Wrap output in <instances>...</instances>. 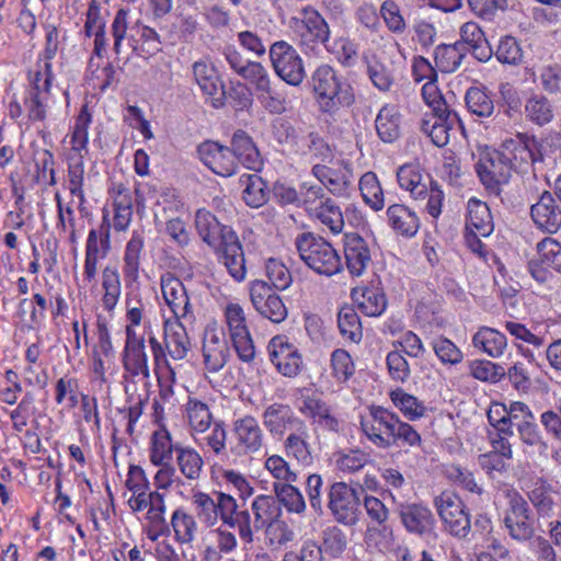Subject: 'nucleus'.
<instances>
[{"instance_id":"9d476101","label":"nucleus","mask_w":561,"mask_h":561,"mask_svg":"<svg viewBox=\"0 0 561 561\" xmlns=\"http://www.w3.org/2000/svg\"><path fill=\"white\" fill-rule=\"evenodd\" d=\"M225 319L231 343L238 357L250 363L255 357V346L247 325L243 308L238 304H229L225 308Z\"/></svg>"},{"instance_id":"f704fd0d","label":"nucleus","mask_w":561,"mask_h":561,"mask_svg":"<svg viewBox=\"0 0 561 561\" xmlns=\"http://www.w3.org/2000/svg\"><path fill=\"white\" fill-rule=\"evenodd\" d=\"M387 215L391 227L402 236L413 237L420 228L417 216L404 205H391Z\"/></svg>"},{"instance_id":"f8f14e48","label":"nucleus","mask_w":561,"mask_h":561,"mask_svg":"<svg viewBox=\"0 0 561 561\" xmlns=\"http://www.w3.org/2000/svg\"><path fill=\"white\" fill-rule=\"evenodd\" d=\"M250 298L254 309L274 323L283 322L288 314L282 298L262 279H255L250 285Z\"/></svg>"},{"instance_id":"aec40b11","label":"nucleus","mask_w":561,"mask_h":561,"mask_svg":"<svg viewBox=\"0 0 561 561\" xmlns=\"http://www.w3.org/2000/svg\"><path fill=\"white\" fill-rule=\"evenodd\" d=\"M344 260L348 273L353 277L362 276L371 262L369 247L366 240L357 233H346L344 237Z\"/></svg>"},{"instance_id":"052dcab7","label":"nucleus","mask_w":561,"mask_h":561,"mask_svg":"<svg viewBox=\"0 0 561 561\" xmlns=\"http://www.w3.org/2000/svg\"><path fill=\"white\" fill-rule=\"evenodd\" d=\"M391 400L397 408L409 420H416L424 414V405L413 396L404 392L402 389H396L390 393Z\"/></svg>"},{"instance_id":"5fc2aeb1","label":"nucleus","mask_w":561,"mask_h":561,"mask_svg":"<svg viewBox=\"0 0 561 561\" xmlns=\"http://www.w3.org/2000/svg\"><path fill=\"white\" fill-rule=\"evenodd\" d=\"M241 176L245 187L243 190V199L250 207L257 208L264 205L267 201L266 184L257 174H248L245 180Z\"/></svg>"},{"instance_id":"0e129e2a","label":"nucleus","mask_w":561,"mask_h":561,"mask_svg":"<svg viewBox=\"0 0 561 561\" xmlns=\"http://www.w3.org/2000/svg\"><path fill=\"white\" fill-rule=\"evenodd\" d=\"M90 115L80 113L78 116L73 131L71 134V149L76 153L75 156L83 154V152H88V141H89V124H90Z\"/></svg>"},{"instance_id":"a211bd4d","label":"nucleus","mask_w":561,"mask_h":561,"mask_svg":"<svg viewBox=\"0 0 561 561\" xmlns=\"http://www.w3.org/2000/svg\"><path fill=\"white\" fill-rule=\"evenodd\" d=\"M194 322L169 318L163 322V340L168 354L175 360L185 358L191 350L187 327Z\"/></svg>"},{"instance_id":"58836bf2","label":"nucleus","mask_w":561,"mask_h":561,"mask_svg":"<svg viewBox=\"0 0 561 561\" xmlns=\"http://www.w3.org/2000/svg\"><path fill=\"white\" fill-rule=\"evenodd\" d=\"M376 130L385 142H392L400 135V115L394 106L385 105L376 117Z\"/></svg>"},{"instance_id":"7ed1b4c3","label":"nucleus","mask_w":561,"mask_h":561,"mask_svg":"<svg viewBox=\"0 0 561 561\" xmlns=\"http://www.w3.org/2000/svg\"><path fill=\"white\" fill-rule=\"evenodd\" d=\"M305 264L319 275L333 276L343 270L342 260L333 245L312 232H302L295 240Z\"/></svg>"},{"instance_id":"a18cd8bd","label":"nucleus","mask_w":561,"mask_h":561,"mask_svg":"<svg viewBox=\"0 0 561 561\" xmlns=\"http://www.w3.org/2000/svg\"><path fill=\"white\" fill-rule=\"evenodd\" d=\"M310 211L331 232L340 233L344 227V219L340 207L330 198L320 201Z\"/></svg>"},{"instance_id":"1a4fd4ad","label":"nucleus","mask_w":561,"mask_h":561,"mask_svg":"<svg viewBox=\"0 0 561 561\" xmlns=\"http://www.w3.org/2000/svg\"><path fill=\"white\" fill-rule=\"evenodd\" d=\"M476 170L485 188L499 196L502 186L510 182L514 169L502 150H493L480 158Z\"/></svg>"},{"instance_id":"13d9d810","label":"nucleus","mask_w":561,"mask_h":561,"mask_svg":"<svg viewBox=\"0 0 561 561\" xmlns=\"http://www.w3.org/2000/svg\"><path fill=\"white\" fill-rule=\"evenodd\" d=\"M540 262L561 274V243L550 237L543 238L536 245Z\"/></svg>"},{"instance_id":"79ce46f5","label":"nucleus","mask_w":561,"mask_h":561,"mask_svg":"<svg viewBox=\"0 0 561 561\" xmlns=\"http://www.w3.org/2000/svg\"><path fill=\"white\" fill-rule=\"evenodd\" d=\"M176 463L181 473L188 480L201 477L204 460L199 453L192 447L175 445Z\"/></svg>"},{"instance_id":"bb28decb","label":"nucleus","mask_w":561,"mask_h":561,"mask_svg":"<svg viewBox=\"0 0 561 561\" xmlns=\"http://www.w3.org/2000/svg\"><path fill=\"white\" fill-rule=\"evenodd\" d=\"M231 152L234 162H239L249 170L259 171L263 165L261 154L252 138L243 130L233 134L231 140Z\"/></svg>"},{"instance_id":"338daca9","label":"nucleus","mask_w":561,"mask_h":561,"mask_svg":"<svg viewBox=\"0 0 561 561\" xmlns=\"http://www.w3.org/2000/svg\"><path fill=\"white\" fill-rule=\"evenodd\" d=\"M265 468L277 480V482L294 483L298 479L297 473L280 456L273 455L268 457L265 461Z\"/></svg>"},{"instance_id":"5701e85b","label":"nucleus","mask_w":561,"mask_h":561,"mask_svg":"<svg viewBox=\"0 0 561 561\" xmlns=\"http://www.w3.org/2000/svg\"><path fill=\"white\" fill-rule=\"evenodd\" d=\"M193 75L202 91L213 98V105L221 107L225 104L224 84L214 66L204 60L193 64Z\"/></svg>"},{"instance_id":"2eb2a0df","label":"nucleus","mask_w":561,"mask_h":561,"mask_svg":"<svg viewBox=\"0 0 561 561\" xmlns=\"http://www.w3.org/2000/svg\"><path fill=\"white\" fill-rule=\"evenodd\" d=\"M232 434L236 445L232 451L237 455H253L263 447V431L259 422L251 415H245L233 422Z\"/></svg>"},{"instance_id":"423d86ee","label":"nucleus","mask_w":561,"mask_h":561,"mask_svg":"<svg viewBox=\"0 0 561 561\" xmlns=\"http://www.w3.org/2000/svg\"><path fill=\"white\" fill-rule=\"evenodd\" d=\"M328 507L339 524L354 526L360 516L359 492L345 482H334L328 493Z\"/></svg>"},{"instance_id":"7c9ffc66","label":"nucleus","mask_w":561,"mask_h":561,"mask_svg":"<svg viewBox=\"0 0 561 561\" xmlns=\"http://www.w3.org/2000/svg\"><path fill=\"white\" fill-rule=\"evenodd\" d=\"M528 499L536 510L537 519H548L559 510L558 493L551 485L541 482L528 492Z\"/></svg>"},{"instance_id":"8fccbe9b","label":"nucleus","mask_w":561,"mask_h":561,"mask_svg":"<svg viewBox=\"0 0 561 561\" xmlns=\"http://www.w3.org/2000/svg\"><path fill=\"white\" fill-rule=\"evenodd\" d=\"M337 325L343 337L359 342L363 336L359 317L352 306H344L337 314Z\"/></svg>"},{"instance_id":"2f4dec72","label":"nucleus","mask_w":561,"mask_h":561,"mask_svg":"<svg viewBox=\"0 0 561 561\" xmlns=\"http://www.w3.org/2000/svg\"><path fill=\"white\" fill-rule=\"evenodd\" d=\"M465 230L474 231L482 237H489L493 232V218L485 203L476 198L469 199Z\"/></svg>"},{"instance_id":"c85d7f7f","label":"nucleus","mask_w":561,"mask_h":561,"mask_svg":"<svg viewBox=\"0 0 561 561\" xmlns=\"http://www.w3.org/2000/svg\"><path fill=\"white\" fill-rule=\"evenodd\" d=\"M261 106L270 114L280 115L288 108L287 90L283 83L272 79L255 93Z\"/></svg>"},{"instance_id":"393cba45","label":"nucleus","mask_w":561,"mask_h":561,"mask_svg":"<svg viewBox=\"0 0 561 561\" xmlns=\"http://www.w3.org/2000/svg\"><path fill=\"white\" fill-rule=\"evenodd\" d=\"M196 230L204 242L210 247H221L226 236L236 233L230 227L221 225L208 210L198 209L195 215Z\"/></svg>"},{"instance_id":"6e6552de","label":"nucleus","mask_w":561,"mask_h":561,"mask_svg":"<svg viewBox=\"0 0 561 561\" xmlns=\"http://www.w3.org/2000/svg\"><path fill=\"white\" fill-rule=\"evenodd\" d=\"M399 417L382 407H371L369 415L362 419L360 427L365 436L379 448H390L394 445V432Z\"/></svg>"},{"instance_id":"37998d69","label":"nucleus","mask_w":561,"mask_h":561,"mask_svg":"<svg viewBox=\"0 0 561 561\" xmlns=\"http://www.w3.org/2000/svg\"><path fill=\"white\" fill-rule=\"evenodd\" d=\"M554 115L553 105L543 95L534 94L525 103V116L535 125L549 124Z\"/></svg>"},{"instance_id":"c9c22d12","label":"nucleus","mask_w":561,"mask_h":561,"mask_svg":"<svg viewBox=\"0 0 561 561\" xmlns=\"http://www.w3.org/2000/svg\"><path fill=\"white\" fill-rule=\"evenodd\" d=\"M294 422H296V419L293 410L287 404L273 403L263 413V423L274 435H283Z\"/></svg>"},{"instance_id":"473e14b6","label":"nucleus","mask_w":561,"mask_h":561,"mask_svg":"<svg viewBox=\"0 0 561 561\" xmlns=\"http://www.w3.org/2000/svg\"><path fill=\"white\" fill-rule=\"evenodd\" d=\"M467 53L468 48L460 42L438 45L434 53L435 65L442 72H455L461 66Z\"/></svg>"},{"instance_id":"bf43d9fd","label":"nucleus","mask_w":561,"mask_h":561,"mask_svg":"<svg viewBox=\"0 0 561 561\" xmlns=\"http://www.w3.org/2000/svg\"><path fill=\"white\" fill-rule=\"evenodd\" d=\"M466 105L469 112L479 117H490L494 112L492 99L478 88H470L467 91Z\"/></svg>"},{"instance_id":"412c9836","label":"nucleus","mask_w":561,"mask_h":561,"mask_svg":"<svg viewBox=\"0 0 561 561\" xmlns=\"http://www.w3.org/2000/svg\"><path fill=\"white\" fill-rule=\"evenodd\" d=\"M455 126L463 128L458 114L454 111L432 114L425 117L421 124V130L426 134L437 147H444L450 138V130Z\"/></svg>"},{"instance_id":"f257e3e1","label":"nucleus","mask_w":561,"mask_h":561,"mask_svg":"<svg viewBox=\"0 0 561 561\" xmlns=\"http://www.w3.org/2000/svg\"><path fill=\"white\" fill-rule=\"evenodd\" d=\"M193 504L206 525L214 526L220 518L225 525L238 530L243 542L251 540V514L248 510L238 511L237 501L231 495L216 492L213 497L198 492L193 495Z\"/></svg>"},{"instance_id":"c756f323","label":"nucleus","mask_w":561,"mask_h":561,"mask_svg":"<svg viewBox=\"0 0 561 561\" xmlns=\"http://www.w3.org/2000/svg\"><path fill=\"white\" fill-rule=\"evenodd\" d=\"M312 174L333 194L344 196L351 185V172L347 169H333L321 163L312 167Z\"/></svg>"},{"instance_id":"49530a36","label":"nucleus","mask_w":561,"mask_h":561,"mask_svg":"<svg viewBox=\"0 0 561 561\" xmlns=\"http://www.w3.org/2000/svg\"><path fill=\"white\" fill-rule=\"evenodd\" d=\"M175 446L172 437L165 427L153 432L151 436L150 460L156 466L167 465L172 458Z\"/></svg>"},{"instance_id":"39448f33","label":"nucleus","mask_w":561,"mask_h":561,"mask_svg":"<svg viewBox=\"0 0 561 561\" xmlns=\"http://www.w3.org/2000/svg\"><path fill=\"white\" fill-rule=\"evenodd\" d=\"M274 72L289 85L298 87L306 76L305 67L297 49L285 41L273 43L268 50Z\"/></svg>"},{"instance_id":"dca6fc26","label":"nucleus","mask_w":561,"mask_h":561,"mask_svg":"<svg viewBox=\"0 0 561 561\" xmlns=\"http://www.w3.org/2000/svg\"><path fill=\"white\" fill-rule=\"evenodd\" d=\"M201 161L214 173L230 176L237 171L238 163L230 148L219 142L207 140L197 147Z\"/></svg>"},{"instance_id":"ddd939ff","label":"nucleus","mask_w":561,"mask_h":561,"mask_svg":"<svg viewBox=\"0 0 561 561\" xmlns=\"http://www.w3.org/2000/svg\"><path fill=\"white\" fill-rule=\"evenodd\" d=\"M161 291L173 318L185 322H195L196 316L182 280L171 273L163 274L160 280Z\"/></svg>"},{"instance_id":"c03bdc74","label":"nucleus","mask_w":561,"mask_h":561,"mask_svg":"<svg viewBox=\"0 0 561 561\" xmlns=\"http://www.w3.org/2000/svg\"><path fill=\"white\" fill-rule=\"evenodd\" d=\"M174 539L181 545L191 543L195 539L197 524L193 515L184 508H176L171 516Z\"/></svg>"},{"instance_id":"cd10ccee","label":"nucleus","mask_w":561,"mask_h":561,"mask_svg":"<svg viewBox=\"0 0 561 561\" xmlns=\"http://www.w3.org/2000/svg\"><path fill=\"white\" fill-rule=\"evenodd\" d=\"M183 416L193 435L205 434L215 422L208 404L195 397H188Z\"/></svg>"},{"instance_id":"6e6d98bb","label":"nucleus","mask_w":561,"mask_h":561,"mask_svg":"<svg viewBox=\"0 0 561 561\" xmlns=\"http://www.w3.org/2000/svg\"><path fill=\"white\" fill-rule=\"evenodd\" d=\"M124 367L133 376L141 375L148 378L150 375L146 346L130 347L124 350Z\"/></svg>"},{"instance_id":"4c0bfd02","label":"nucleus","mask_w":561,"mask_h":561,"mask_svg":"<svg viewBox=\"0 0 561 561\" xmlns=\"http://www.w3.org/2000/svg\"><path fill=\"white\" fill-rule=\"evenodd\" d=\"M275 500L283 505L287 512L294 514H302L307 508V504L302 493L293 483L275 482L273 484Z\"/></svg>"},{"instance_id":"69168bd1","label":"nucleus","mask_w":561,"mask_h":561,"mask_svg":"<svg viewBox=\"0 0 561 561\" xmlns=\"http://www.w3.org/2000/svg\"><path fill=\"white\" fill-rule=\"evenodd\" d=\"M144 248V241L139 236H133L125 250V274L128 277L136 278L139 271L140 254Z\"/></svg>"},{"instance_id":"f03ea898","label":"nucleus","mask_w":561,"mask_h":561,"mask_svg":"<svg viewBox=\"0 0 561 561\" xmlns=\"http://www.w3.org/2000/svg\"><path fill=\"white\" fill-rule=\"evenodd\" d=\"M311 82L319 107L324 113H335L355 101L351 84L329 65L319 66L312 73Z\"/></svg>"},{"instance_id":"6ab92c4d","label":"nucleus","mask_w":561,"mask_h":561,"mask_svg":"<svg viewBox=\"0 0 561 561\" xmlns=\"http://www.w3.org/2000/svg\"><path fill=\"white\" fill-rule=\"evenodd\" d=\"M400 519L405 529L419 536L434 533L435 517L432 511L422 504H400L398 507Z\"/></svg>"},{"instance_id":"20e7f679","label":"nucleus","mask_w":561,"mask_h":561,"mask_svg":"<svg viewBox=\"0 0 561 561\" xmlns=\"http://www.w3.org/2000/svg\"><path fill=\"white\" fill-rule=\"evenodd\" d=\"M434 507L451 536L463 539L471 530V520L467 506L453 491H443L434 497Z\"/></svg>"},{"instance_id":"de8ad7c7","label":"nucleus","mask_w":561,"mask_h":561,"mask_svg":"<svg viewBox=\"0 0 561 561\" xmlns=\"http://www.w3.org/2000/svg\"><path fill=\"white\" fill-rule=\"evenodd\" d=\"M110 250V224L104 216L103 224L99 229L89 232L85 245V256L104 259Z\"/></svg>"},{"instance_id":"a878e982","label":"nucleus","mask_w":561,"mask_h":561,"mask_svg":"<svg viewBox=\"0 0 561 561\" xmlns=\"http://www.w3.org/2000/svg\"><path fill=\"white\" fill-rule=\"evenodd\" d=\"M219 248L222 262L231 277L237 282H242L247 275V267L243 248L237 233L228 232L226 242Z\"/></svg>"},{"instance_id":"09e8293b","label":"nucleus","mask_w":561,"mask_h":561,"mask_svg":"<svg viewBox=\"0 0 561 561\" xmlns=\"http://www.w3.org/2000/svg\"><path fill=\"white\" fill-rule=\"evenodd\" d=\"M301 412L330 431H337V420L331 415L329 407L316 397H306L300 408Z\"/></svg>"},{"instance_id":"72a5a7b5","label":"nucleus","mask_w":561,"mask_h":561,"mask_svg":"<svg viewBox=\"0 0 561 561\" xmlns=\"http://www.w3.org/2000/svg\"><path fill=\"white\" fill-rule=\"evenodd\" d=\"M472 345L474 348L496 358L504 353L507 340L500 331L489 327H481L472 337Z\"/></svg>"},{"instance_id":"680f3d73","label":"nucleus","mask_w":561,"mask_h":561,"mask_svg":"<svg viewBox=\"0 0 561 561\" xmlns=\"http://www.w3.org/2000/svg\"><path fill=\"white\" fill-rule=\"evenodd\" d=\"M265 274L273 289L284 290L293 282L291 274L285 264L276 259H268L265 263Z\"/></svg>"},{"instance_id":"4468645a","label":"nucleus","mask_w":561,"mask_h":561,"mask_svg":"<svg viewBox=\"0 0 561 561\" xmlns=\"http://www.w3.org/2000/svg\"><path fill=\"white\" fill-rule=\"evenodd\" d=\"M270 358L278 373L285 377H296L302 366V357L298 348L285 335L274 336L268 345Z\"/></svg>"},{"instance_id":"3c124183","label":"nucleus","mask_w":561,"mask_h":561,"mask_svg":"<svg viewBox=\"0 0 561 561\" xmlns=\"http://www.w3.org/2000/svg\"><path fill=\"white\" fill-rule=\"evenodd\" d=\"M301 153L313 160L330 162L333 159V152L330 146L318 133H309L301 139Z\"/></svg>"},{"instance_id":"4d7b16f0","label":"nucleus","mask_w":561,"mask_h":561,"mask_svg":"<svg viewBox=\"0 0 561 561\" xmlns=\"http://www.w3.org/2000/svg\"><path fill=\"white\" fill-rule=\"evenodd\" d=\"M302 23L307 33L314 42L327 46L330 38V28L327 21L316 10H306L304 12Z\"/></svg>"},{"instance_id":"864d4df0","label":"nucleus","mask_w":561,"mask_h":561,"mask_svg":"<svg viewBox=\"0 0 561 561\" xmlns=\"http://www.w3.org/2000/svg\"><path fill=\"white\" fill-rule=\"evenodd\" d=\"M359 190L365 203L374 210H380L383 207V192L375 173L367 172L360 178Z\"/></svg>"},{"instance_id":"603ef678","label":"nucleus","mask_w":561,"mask_h":561,"mask_svg":"<svg viewBox=\"0 0 561 561\" xmlns=\"http://www.w3.org/2000/svg\"><path fill=\"white\" fill-rule=\"evenodd\" d=\"M84 156H71L68 165V188L72 196L79 198V207L81 208L85 203L84 193L82 190L84 180Z\"/></svg>"},{"instance_id":"0eeeda50","label":"nucleus","mask_w":561,"mask_h":561,"mask_svg":"<svg viewBox=\"0 0 561 561\" xmlns=\"http://www.w3.org/2000/svg\"><path fill=\"white\" fill-rule=\"evenodd\" d=\"M506 499L503 522L510 536L518 541L530 539L534 536V522L528 502L515 490H508Z\"/></svg>"},{"instance_id":"ea45409f","label":"nucleus","mask_w":561,"mask_h":561,"mask_svg":"<svg viewBox=\"0 0 561 561\" xmlns=\"http://www.w3.org/2000/svg\"><path fill=\"white\" fill-rule=\"evenodd\" d=\"M397 179L400 187L409 191L413 198L416 199L425 196L427 183L417 165L404 164L400 167L397 172Z\"/></svg>"},{"instance_id":"4be33fe9","label":"nucleus","mask_w":561,"mask_h":561,"mask_svg":"<svg viewBox=\"0 0 561 561\" xmlns=\"http://www.w3.org/2000/svg\"><path fill=\"white\" fill-rule=\"evenodd\" d=\"M204 364L208 371H219L228 362L229 347L225 334L207 328L203 341Z\"/></svg>"},{"instance_id":"b1692460","label":"nucleus","mask_w":561,"mask_h":561,"mask_svg":"<svg viewBox=\"0 0 561 561\" xmlns=\"http://www.w3.org/2000/svg\"><path fill=\"white\" fill-rule=\"evenodd\" d=\"M251 511L254 515L251 519V540L254 531L268 529L282 515V507L272 495H259L251 503Z\"/></svg>"},{"instance_id":"774afa93","label":"nucleus","mask_w":561,"mask_h":561,"mask_svg":"<svg viewBox=\"0 0 561 561\" xmlns=\"http://www.w3.org/2000/svg\"><path fill=\"white\" fill-rule=\"evenodd\" d=\"M387 27L392 33L401 34L404 32L407 25L401 14L399 5L391 0L385 1L379 10Z\"/></svg>"},{"instance_id":"e433bc0d","label":"nucleus","mask_w":561,"mask_h":561,"mask_svg":"<svg viewBox=\"0 0 561 561\" xmlns=\"http://www.w3.org/2000/svg\"><path fill=\"white\" fill-rule=\"evenodd\" d=\"M357 308L368 317H379L387 307L385 294L379 288H365L352 294Z\"/></svg>"},{"instance_id":"a19ab883","label":"nucleus","mask_w":561,"mask_h":561,"mask_svg":"<svg viewBox=\"0 0 561 561\" xmlns=\"http://www.w3.org/2000/svg\"><path fill=\"white\" fill-rule=\"evenodd\" d=\"M102 307L107 312H112L122 294L121 277L116 268L106 266L102 271Z\"/></svg>"},{"instance_id":"9b49d317","label":"nucleus","mask_w":561,"mask_h":561,"mask_svg":"<svg viewBox=\"0 0 561 561\" xmlns=\"http://www.w3.org/2000/svg\"><path fill=\"white\" fill-rule=\"evenodd\" d=\"M502 151L513 164V169H522L543 160L541 141L536 136L525 133L506 139L502 145Z\"/></svg>"},{"instance_id":"e2e57ef3","label":"nucleus","mask_w":561,"mask_h":561,"mask_svg":"<svg viewBox=\"0 0 561 561\" xmlns=\"http://www.w3.org/2000/svg\"><path fill=\"white\" fill-rule=\"evenodd\" d=\"M495 57L501 64L517 66L523 61V50L515 37L504 36L499 42Z\"/></svg>"},{"instance_id":"f3484780","label":"nucleus","mask_w":561,"mask_h":561,"mask_svg":"<svg viewBox=\"0 0 561 561\" xmlns=\"http://www.w3.org/2000/svg\"><path fill=\"white\" fill-rule=\"evenodd\" d=\"M530 216L535 226L545 233L553 234L561 228V207L548 191L530 207Z\"/></svg>"}]
</instances>
